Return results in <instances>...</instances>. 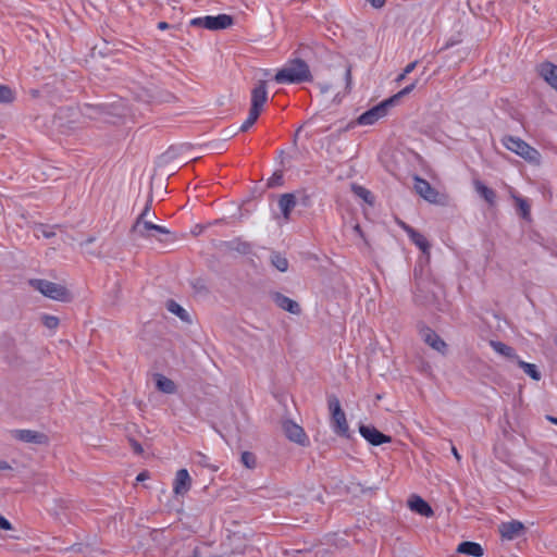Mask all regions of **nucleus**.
I'll return each instance as SVG.
<instances>
[{"label":"nucleus","mask_w":557,"mask_h":557,"mask_svg":"<svg viewBox=\"0 0 557 557\" xmlns=\"http://www.w3.org/2000/svg\"><path fill=\"white\" fill-rule=\"evenodd\" d=\"M134 449H135L136 453H141L143 451V448H141V446L138 443H134Z\"/></svg>","instance_id":"obj_45"},{"label":"nucleus","mask_w":557,"mask_h":557,"mask_svg":"<svg viewBox=\"0 0 557 557\" xmlns=\"http://www.w3.org/2000/svg\"><path fill=\"white\" fill-rule=\"evenodd\" d=\"M156 383L158 389L163 393L173 394L175 392L174 382L162 374L157 375Z\"/></svg>","instance_id":"obj_23"},{"label":"nucleus","mask_w":557,"mask_h":557,"mask_svg":"<svg viewBox=\"0 0 557 557\" xmlns=\"http://www.w3.org/2000/svg\"><path fill=\"white\" fill-rule=\"evenodd\" d=\"M540 76L557 91V65L544 62L539 66Z\"/></svg>","instance_id":"obj_15"},{"label":"nucleus","mask_w":557,"mask_h":557,"mask_svg":"<svg viewBox=\"0 0 557 557\" xmlns=\"http://www.w3.org/2000/svg\"><path fill=\"white\" fill-rule=\"evenodd\" d=\"M369 2L374 8H382L385 4L386 0H369Z\"/></svg>","instance_id":"obj_38"},{"label":"nucleus","mask_w":557,"mask_h":557,"mask_svg":"<svg viewBox=\"0 0 557 557\" xmlns=\"http://www.w3.org/2000/svg\"><path fill=\"white\" fill-rule=\"evenodd\" d=\"M11 469L10 465L7 461L0 460V470Z\"/></svg>","instance_id":"obj_42"},{"label":"nucleus","mask_w":557,"mask_h":557,"mask_svg":"<svg viewBox=\"0 0 557 557\" xmlns=\"http://www.w3.org/2000/svg\"><path fill=\"white\" fill-rule=\"evenodd\" d=\"M282 181V174H274L268 182V185L270 187H274L276 185H280Z\"/></svg>","instance_id":"obj_34"},{"label":"nucleus","mask_w":557,"mask_h":557,"mask_svg":"<svg viewBox=\"0 0 557 557\" xmlns=\"http://www.w3.org/2000/svg\"><path fill=\"white\" fill-rule=\"evenodd\" d=\"M329 409L331 411L333 431L339 436H348L349 425L337 397L332 396L329 398Z\"/></svg>","instance_id":"obj_6"},{"label":"nucleus","mask_w":557,"mask_h":557,"mask_svg":"<svg viewBox=\"0 0 557 557\" xmlns=\"http://www.w3.org/2000/svg\"><path fill=\"white\" fill-rule=\"evenodd\" d=\"M394 104V98H388L381 103L374 106L370 110L363 112L358 117L359 125H373L379 120L383 119L389 109Z\"/></svg>","instance_id":"obj_8"},{"label":"nucleus","mask_w":557,"mask_h":557,"mask_svg":"<svg viewBox=\"0 0 557 557\" xmlns=\"http://www.w3.org/2000/svg\"><path fill=\"white\" fill-rule=\"evenodd\" d=\"M271 262L281 272H285L288 269V261L281 253H273L271 257Z\"/></svg>","instance_id":"obj_28"},{"label":"nucleus","mask_w":557,"mask_h":557,"mask_svg":"<svg viewBox=\"0 0 557 557\" xmlns=\"http://www.w3.org/2000/svg\"><path fill=\"white\" fill-rule=\"evenodd\" d=\"M518 366L533 380L539 381L541 379V373L535 364L518 359Z\"/></svg>","instance_id":"obj_25"},{"label":"nucleus","mask_w":557,"mask_h":557,"mask_svg":"<svg viewBox=\"0 0 557 557\" xmlns=\"http://www.w3.org/2000/svg\"><path fill=\"white\" fill-rule=\"evenodd\" d=\"M498 530L502 539L511 541L522 534V532L524 531V525L522 522L518 520H512L508 522H503L499 525Z\"/></svg>","instance_id":"obj_13"},{"label":"nucleus","mask_w":557,"mask_h":557,"mask_svg":"<svg viewBox=\"0 0 557 557\" xmlns=\"http://www.w3.org/2000/svg\"><path fill=\"white\" fill-rule=\"evenodd\" d=\"M406 76H407V74H405V72L403 71V73L397 76L396 82L400 83L401 81L405 79Z\"/></svg>","instance_id":"obj_44"},{"label":"nucleus","mask_w":557,"mask_h":557,"mask_svg":"<svg viewBox=\"0 0 557 557\" xmlns=\"http://www.w3.org/2000/svg\"><path fill=\"white\" fill-rule=\"evenodd\" d=\"M352 189H354L355 194L358 195L359 197H361L364 201H367L369 203L372 202V194L370 190H368L367 188H364L362 186H358V185H354Z\"/></svg>","instance_id":"obj_31"},{"label":"nucleus","mask_w":557,"mask_h":557,"mask_svg":"<svg viewBox=\"0 0 557 557\" xmlns=\"http://www.w3.org/2000/svg\"><path fill=\"white\" fill-rule=\"evenodd\" d=\"M421 335L424 342L438 352L444 354L446 351V343L430 327H425L421 331Z\"/></svg>","instance_id":"obj_16"},{"label":"nucleus","mask_w":557,"mask_h":557,"mask_svg":"<svg viewBox=\"0 0 557 557\" xmlns=\"http://www.w3.org/2000/svg\"><path fill=\"white\" fill-rule=\"evenodd\" d=\"M453 454L454 456L459 460L460 459V455L458 454L457 449L455 447H453Z\"/></svg>","instance_id":"obj_47"},{"label":"nucleus","mask_w":557,"mask_h":557,"mask_svg":"<svg viewBox=\"0 0 557 557\" xmlns=\"http://www.w3.org/2000/svg\"><path fill=\"white\" fill-rule=\"evenodd\" d=\"M417 86V82H413L412 84L406 86L404 89L398 91L396 95H394L392 98H394V101L410 94Z\"/></svg>","instance_id":"obj_33"},{"label":"nucleus","mask_w":557,"mask_h":557,"mask_svg":"<svg viewBox=\"0 0 557 557\" xmlns=\"http://www.w3.org/2000/svg\"><path fill=\"white\" fill-rule=\"evenodd\" d=\"M311 79L312 75L309 65L301 59H293L287 61L274 76V81L277 84L287 85L310 82Z\"/></svg>","instance_id":"obj_2"},{"label":"nucleus","mask_w":557,"mask_h":557,"mask_svg":"<svg viewBox=\"0 0 557 557\" xmlns=\"http://www.w3.org/2000/svg\"><path fill=\"white\" fill-rule=\"evenodd\" d=\"M417 64H418L417 61L408 63L404 69L405 74H407V75L410 74L416 69Z\"/></svg>","instance_id":"obj_37"},{"label":"nucleus","mask_w":557,"mask_h":557,"mask_svg":"<svg viewBox=\"0 0 557 557\" xmlns=\"http://www.w3.org/2000/svg\"><path fill=\"white\" fill-rule=\"evenodd\" d=\"M42 323L46 327L54 330L59 325V319L54 315L45 314L42 317Z\"/></svg>","instance_id":"obj_32"},{"label":"nucleus","mask_w":557,"mask_h":557,"mask_svg":"<svg viewBox=\"0 0 557 557\" xmlns=\"http://www.w3.org/2000/svg\"><path fill=\"white\" fill-rule=\"evenodd\" d=\"M296 206V197L292 193L281 195L278 207L285 220H289L290 213Z\"/></svg>","instance_id":"obj_20"},{"label":"nucleus","mask_w":557,"mask_h":557,"mask_svg":"<svg viewBox=\"0 0 557 557\" xmlns=\"http://www.w3.org/2000/svg\"><path fill=\"white\" fill-rule=\"evenodd\" d=\"M267 101V83L264 81H260L251 90L249 113L239 127L240 132H247L257 122Z\"/></svg>","instance_id":"obj_3"},{"label":"nucleus","mask_w":557,"mask_h":557,"mask_svg":"<svg viewBox=\"0 0 557 557\" xmlns=\"http://www.w3.org/2000/svg\"><path fill=\"white\" fill-rule=\"evenodd\" d=\"M274 302L283 310L290 312L293 314H299L300 313V307L298 302L290 299L287 296H284L283 294L275 293L273 296Z\"/></svg>","instance_id":"obj_19"},{"label":"nucleus","mask_w":557,"mask_h":557,"mask_svg":"<svg viewBox=\"0 0 557 557\" xmlns=\"http://www.w3.org/2000/svg\"><path fill=\"white\" fill-rule=\"evenodd\" d=\"M193 480L187 469H180L173 480V493L175 496H185L191 488Z\"/></svg>","instance_id":"obj_11"},{"label":"nucleus","mask_w":557,"mask_h":557,"mask_svg":"<svg viewBox=\"0 0 557 557\" xmlns=\"http://www.w3.org/2000/svg\"><path fill=\"white\" fill-rule=\"evenodd\" d=\"M502 144L508 150H510L511 152L521 157L529 163L535 164V165H539L541 163L540 152L535 148L531 147L523 139L508 135V136H504L502 138Z\"/></svg>","instance_id":"obj_4"},{"label":"nucleus","mask_w":557,"mask_h":557,"mask_svg":"<svg viewBox=\"0 0 557 557\" xmlns=\"http://www.w3.org/2000/svg\"><path fill=\"white\" fill-rule=\"evenodd\" d=\"M0 529L2 530H11L12 525L4 517L0 516Z\"/></svg>","instance_id":"obj_36"},{"label":"nucleus","mask_w":557,"mask_h":557,"mask_svg":"<svg viewBox=\"0 0 557 557\" xmlns=\"http://www.w3.org/2000/svg\"><path fill=\"white\" fill-rule=\"evenodd\" d=\"M416 191L426 201L435 205H445L446 196L433 188L430 183L421 177H414Z\"/></svg>","instance_id":"obj_9"},{"label":"nucleus","mask_w":557,"mask_h":557,"mask_svg":"<svg viewBox=\"0 0 557 557\" xmlns=\"http://www.w3.org/2000/svg\"><path fill=\"white\" fill-rule=\"evenodd\" d=\"M513 198H515L517 208L520 212V215L523 219L529 220L530 219V205L528 203V201L518 196H513Z\"/></svg>","instance_id":"obj_27"},{"label":"nucleus","mask_w":557,"mask_h":557,"mask_svg":"<svg viewBox=\"0 0 557 557\" xmlns=\"http://www.w3.org/2000/svg\"><path fill=\"white\" fill-rule=\"evenodd\" d=\"M359 433L373 446H379L385 443H391L392 438L388 435L383 434L377 429L371 425H360Z\"/></svg>","instance_id":"obj_12"},{"label":"nucleus","mask_w":557,"mask_h":557,"mask_svg":"<svg viewBox=\"0 0 557 557\" xmlns=\"http://www.w3.org/2000/svg\"><path fill=\"white\" fill-rule=\"evenodd\" d=\"M356 231L360 232V226L359 225H356Z\"/></svg>","instance_id":"obj_48"},{"label":"nucleus","mask_w":557,"mask_h":557,"mask_svg":"<svg viewBox=\"0 0 557 557\" xmlns=\"http://www.w3.org/2000/svg\"><path fill=\"white\" fill-rule=\"evenodd\" d=\"M147 479H149V473L147 471H143L137 475L136 481L141 482Z\"/></svg>","instance_id":"obj_40"},{"label":"nucleus","mask_w":557,"mask_h":557,"mask_svg":"<svg viewBox=\"0 0 557 557\" xmlns=\"http://www.w3.org/2000/svg\"><path fill=\"white\" fill-rule=\"evenodd\" d=\"M150 209H151L150 205H149V203H147V205L145 206V208H144L143 212L138 215V218H143L144 220H147L146 218H147V215H148V213H149Z\"/></svg>","instance_id":"obj_39"},{"label":"nucleus","mask_w":557,"mask_h":557,"mask_svg":"<svg viewBox=\"0 0 557 557\" xmlns=\"http://www.w3.org/2000/svg\"><path fill=\"white\" fill-rule=\"evenodd\" d=\"M547 419L553 423L557 425V418L548 416Z\"/></svg>","instance_id":"obj_46"},{"label":"nucleus","mask_w":557,"mask_h":557,"mask_svg":"<svg viewBox=\"0 0 557 557\" xmlns=\"http://www.w3.org/2000/svg\"><path fill=\"white\" fill-rule=\"evenodd\" d=\"M30 284L46 297L58 301H70L71 295L66 287L46 280H33Z\"/></svg>","instance_id":"obj_5"},{"label":"nucleus","mask_w":557,"mask_h":557,"mask_svg":"<svg viewBox=\"0 0 557 557\" xmlns=\"http://www.w3.org/2000/svg\"><path fill=\"white\" fill-rule=\"evenodd\" d=\"M13 436L25 443L46 444L48 442L47 435L32 430H15Z\"/></svg>","instance_id":"obj_14"},{"label":"nucleus","mask_w":557,"mask_h":557,"mask_svg":"<svg viewBox=\"0 0 557 557\" xmlns=\"http://www.w3.org/2000/svg\"><path fill=\"white\" fill-rule=\"evenodd\" d=\"M166 307L170 312L174 313L182 320H187L188 314H187L186 310L183 307H181L177 302H175L174 300H170L168 302Z\"/></svg>","instance_id":"obj_29"},{"label":"nucleus","mask_w":557,"mask_h":557,"mask_svg":"<svg viewBox=\"0 0 557 557\" xmlns=\"http://www.w3.org/2000/svg\"><path fill=\"white\" fill-rule=\"evenodd\" d=\"M408 507L410 510L423 516V517H431L433 516V509L431 506L420 496L413 495L408 500Z\"/></svg>","instance_id":"obj_17"},{"label":"nucleus","mask_w":557,"mask_h":557,"mask_svg":"<svg viewBox=\"0 0 557 557\" xmlns=\"http://www.w3.org/2000/svg\"><path fill=\"white\" fill-rule=\"evenodd\" d=\"M404 230L412 240V243L423 252L429 255L431 245L429 240L421 233L417 232L408 225H404Z\"/></svg>","instance_id":"obj_18"},{"label":"nucleus","mask_w":557,"mask_h":557,"mask_svg":"<svg viewBox=\"0 0 557 557\" xmlns=\"http://www.w3.org/2000/svg\"><path fill=\"white\" fill-rule=\"evenodd\" d=\"M157 27H158V29H160V30H166V29H169V28H170V24H169V23H166V22H164V21H161V22H159V23L157 24Z\"/></svg>","instance_id":"obj_41"},{"label":"nucleus","mask_w":557,"mask_h":557,"mask_svg":"<svg viewBox=\"0 0 557 557\" xmlns=\"http://www.w3.org/2000/svg\"><path fill=\"white\" fill-rule=\"evenodd\" d=\"M473 184L476 193L490 205H493L496 198L495 191L484 185L481 181H474Z\"/></svg>","instance_id":"obj_22"},{"label":"nucleus","mask_w":557,"mask_h":557,"mask_svg":"<svg viewBox=\"0 0 557 557\" xmlns=\"http://www.w3.org/2000/svg\"><path fill=\"white\" fill-rule=\"evenodd\" d=\"M345 81H346L347 88H350L351 83H352L351 66H348L346 69Z\"/></svg>","instance_id":"obj_35"},{"label":"nucleus","mask_w":557,"mask_h":557,"mask_svg":"<svg viewBox=\"0 0 557 557\" xmlns=\"http://www.w3.org/2000/svg\"><path fill=\"white\" fill-rule=\"evenodd\" d=\"M457 553L473 557H482L484 555V549L479 543L465 541L457 546Z\"/></svg>","instance_id":"obj_21"},{"label":"nucleus","mask_w":557,"mask_h":557,"mask_svg":"<svg viewBox=\"0 0 557 557\" xmlns=\"http://www.w3.org/2000/svg\"><path fill=\"white\" fill-rule=\"evenodd\" d=\"M132 234L137 238L149 242H158L163 245L175 243L178 237L170 230L162 225L154 224L143 218H137L131 230Z\"/></svg>","instance_id":"obj_1"},{"label":"nucleus","mask_w":557,"mask_h":557,"mask_svg":"<svg viewBox=\"0 0 557 557\" xmlns=\"http://www.w3.org/2000/svg\"><path fill=\"white\" fill-rule=\"evenodd\" d=\"M15 100V92L7 85L0 84V103H11Z\"/></svg>","instance_id":"obj_26"},{"label":"nucleus","mask_w":557,"mask_h":557,"mask_svg":"<svg viewBox=\"0 0 557 557\" xmlns=\"http://www.w3.org/2000/svg\"><path fill=\"white\" fill-rule=\"evenodd\" d=\"M491 346L499 355H503L508 358H518L517 355L515 354L513 348L502 342L492 341Z\"/></svg>","instance_id":"obj_24"},{"label":"nucleus","mask_w":557,"mask_h":557,"mask_svg":"<svg viewBox=\"0 0 557 557\" xmlns=\"http://www.w3.org/2000/svg\"><path fill=\"white\" fill-rule=\"evenodd\" d=\"M234 20L228 14H219L216 16L207 15L191 20V25L201 26L210 30L225 29L232 26Z\"/></svg>","instance_id":"obj_7"},{"label":"nucleus","mask_w":557,"mask_h":557,"mask_svg":"<svg viewBox=\"0 0 557 557\" xmlns=\"http://www.w3.org/2000/svg\"><path fill=\"white\" fill-rule=\"evenodd\" d=\"M330 88L331 87L327 84L320 85L321 92H327L330 90Z\"/></svg>","instance_id":"obj_43"},{"label":"nucleus","mask_w":557,"mask_h":557,"mask_svg":"<svg viewBox=\"0 0 557 557\" xmlns=\"http://www.w3.org/2000/svg\"><path fill=\"white\" fill-rule=\"evenodd\" d=\"M283 430L289 441L302 446H306L309 443V438L305 430L295 422L290 420L285 421L283 423Z\"/></svg>","instance_id":"obj_10"},{"label":"nucleus","mask_w":557,"mask_h":557,"mask_svg":"<svg viewBox=\"0 0 557 557\" xmlns=\"http://www.w3.org/2000/svg\"><path fill=\"white\" fill-rule=\"evenodd\" d=\"M240 459L243 465L248 469H253L257 465L256 456L250 451H244Z\"/></svg>","instance_id":"obj_30"}]
</instances>
